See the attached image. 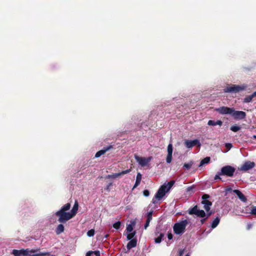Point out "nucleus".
<instances>
[{
    "label": "nucleus",
    "mask_w": 256,
    "mask_h": 256,
    "mask_svg": "<svg viewBox=\"0 0 256 256\" xmlns=\"http://www.w3.org/2000/svg\"><path fill=\"white\" fill-rule=\"evenodd\" d=\"M40 249L30 250V248L13 250L12 254L14 256H50V252H39Z\"/></svg>",
    "instance_id": "obj_1"
},
{
    "label": "nucleus",
    "mask_w": 256,
    "mask_h": 256,
    "mask_svg": "<svg viewBox=\"0 0 256 256\" xmlns=\"http://www.w3.org/2000/svg\"><path fill=\"white\" fill-rule=\"evenodd\" d=\"M174 183L175 180H172L168 183L165 182L164 184L161 186L156 194L154 198H152V203L156 204V200H160L169 191Z\"/></svg>",
    "instance_id": "obj_2"
},
{
    "label": "nucleus",
    "mask_w": 256,
    "mask_h": 256,
    "mask_svg": "<svg viewBox=\"0 0 256 256\" xmlns=\"http://www.w3.org/2000/svg\"><path fill=\"white\" fill-rule=\"evenodd\" d=\"M188 213L190 215L194 214L196 216L200 218H204L205 216H206V218H208L213 214V212L212 211L210 210L208 212H207V214H206L204 210L198 209V206L196 205L193 208H190L188 209Z\"/></svg>",
    "instance_id": "obj_3"
},
{
    "label": "nucleus",
    "mask_w": 256,
    "mask_h": 256,
    "mask_svg": "<svg viewBox=\"0 0 256 256\" xmlns=\"http://www.w3.org/2000/svg\"><path fill=\"white\" fill-rule=\"evenodd\" d=\"M247 88L246 84L242 86L236 84H230L224 89V92L230 93H237L245 90Z\"/></svg>",
    "instance_id": "obj_4"
},
{
    "label": "nucleus",
    "mask_w": 256,
    "mask_h": 256,
    "mask_svg": "<svg viewBox=\"0 0 256 256\" xmlns=\"http://www.w3.org/2000/svg\"><path fill=\"white\" fill-rule=\"evenodd\" d=\"M56 216L58 218V221L60 223H66L73 218L70 212L58 210L55 213Z\"/></svg>",
    "instance_id": "obj_5"
},
{
    "label": "nucleus",
    "mask_w": 256,
    "mask_h": 256,
    "mask_svg": "<svg viewBox=\"0 0 256 256\" xmlns=\"http://www.w3.org/2000/svg\"><path fill=\"white\" fill-rule=\"evenodd\" d=\"M236 168L231 166H226L222 168L220 174L232 177L234 176Z\"/></svg>",
    "instance_id": "obj_6"
},
{
    "label": "nucleus",
    "mask_w": 256,
    "mask_h": 256,
    "mask_svg": "<svg viewBox=\"0 0 256 256\" xmlns=\"http://www.w3.org/2000/svg\"><path fill=\"white\" fill-rule=\"evenodd\" d=\"M188 224V220H184L177 222V234L184 233Z\"/></svg>",
    "instance_id": "obj_7"
},
{
    "label": "nucleus",
    "mask_w": 256,
    "mask_h": 256,
    "mask_svg": "<svg viewBox=\"0 0 256 256\" xmlns=\"http://www.w3.org/2000/svg\"><path fill=\"white\" fill-rule=\"evenodd\" d=\"M215 110L218 112L220 114H231L232 113L234 112V108H228L227 106H220L218 108H216L215 109Z\"/></svg>",
    "instance_id": "obj_8"
},
{
    "label": "nucleus",
    "mask_w": 256,
    "mask_h": 256,
    "mask_svg": "<svg viewBox=\"0 0 256 256\" xmlns=\"http://www.w3.org/2000/svg\"><path fill=\"white\" fill-rule=\"evenodd\" d=\"M184 144L187 148H192L194 146H196L198 147H200L201 144L200 142L198 139H195L194 140H186L184 142Z\"/></svg>",
    "instance_id": "obj_9"
},
{
    "label": "nucleus",
    "mask_w": 256,
    "mask_h": 256,
    "mask_svg": "<svg viewBox=\"0 0 256 256\" xmlns=\"http://www.w3.org/2000/svg\"><path fill=\"white\" fill-rule=\"evenodd\" d=\"M255 165V163L253 162L246 161L241 166L240 170L242 171L246 172L254 168Z\"/></svg>",
    "instance_id": "obj_10"
},
{
    "label": "nucleus",
    "mask_w": 256,
    "mask_h": 256,
    "mask_svg": "<svg viewBox=\"0 0 256 256\" xmlns=\"http://www.w3.org/2000/svg\"><path fill=\"white\" fill-rule=\"evenodd\" d=\"M231 115L235 120H242L246 116V113L243 111L235 110L234 108V112Z\"/></svg>",
    "instance_id": "obj_11"
},
{
    "label": "nucleus",
    "mask_w": 256,
    "mask_h": 256,
    "mask_svg": "<svg viewBox=\"0 0 256 256\" xmlns=\"http://www.w3.org/2000/svg\"><path fill=\"white\" fill-rule=\"evenodd\" d=\"M131 171V169H128L125 170H123L118 173H114L112 174H108L106 176V178H116L118 176L124 175L129 173Z\"/></svg>",
    "instance_id": "obj_12"
},
{
    "label": "nucleus",
    "mask_w": 256,
    "mask_h": 256,
    "mask_svg": "<svg viewBox=\"0 0 256 256\" xmlns=\"http://www.w3.org/2000/svg\"><path fill=\"white\" fill-rule=\"evenodd\" d=\"M134 158L136 162L142 166H144L149 162V160L144 158L140 157L138 155H134Z\"/></svg>",
    "instance_id": "obj_13"
},
{
    "label": "nucleus",
    "mask_w": 256,
    "mask_h": 256,
    "mask_svg": "<svg viewBox=\"0 0 256 256\" xmlns=\"http://www.w3.org/2000/svg\"><path fill=\"white\" fill-rule=\"evenodd\" d=\"M233 192L236 194L238 198L243 202H246L248 201L246 197L238 190H234Z\"/></svg>",
    "instance_id": "obj_14"
},
{
    "label": "nucleus",
    "mask_w": 256,
    "mask_h": 256,
    "mask_svg": "<svg viewBox=\"0 0 256 256\" xmlns=\"http://www.w3.org/2000/svg\"><path fill=\"white\" fill-rule=\"evenodd\" d=\"M112 148V146H110L107 147H104L102 150H101L99 151H98L95 155L96 158H98L100 156H101L102 154H104L105 152H106L107 151L109 150L111 148Z\"/></svg>",
    "instance_id": "obj_15"
},
{
    "label": "nucleus",
    "mask_w": 256,
    "mask_h": 256,
    "mask_svg": "<svg viewBox=\"0 0 256 256\" xmlns=\"http://www.w3.org/2000/svg\"><path fill=\"white\" fill-rule=\"evenodd\" d=\"M201 203L204 204V208L206 212L210 211V206L212 205V202L210 200H202Z\"/></svg>",
    "instance_id": "obj_16"
},
{
    "label": "nucleus",
    "mask_w": 256,
    "mask_h": 256,
    "mask_svg": "<svg viewBox=\"0 0 256 256\" xmlns=\"http://www.w3.org/2000/svg\"><path fill=\"white\" fill-rule=\"evenodd\" d=\"M136 244H137V240L136 238L131 240L128 243L126 248L128 250H130L131 248L136 247Z\"/></svg>",
    "instance_id": "obj_17"
},
{
    "label": "nucleus",
    "mask_w": 256,
    "mask_h": 256,
    "mask_svg": "<svg viewBox=\"0 0 256 256\" xmlns=\"http://www.w3.org/2000/svg\"><path fill=\"white\" fill-rule=\"evenodd\" d=\"M78 204L77 201H76L74 202V204L70 212L71 214H72V216L74 217V216H76V214L77 213V212L78 210Z\"/></svg>",
    "instance_id": "obj_18"
},
{
    "label": "nucleus",
    "mask_w": 256,
    "mask_h": 256,
    "mask_svg": "<svg viewBox=\"0 0 256 256\" xmlns=\"http://www.w3.org/2000/svg\"><path fill=\"white\" fill-rule=\"evenodd\" d=\"M208 124L212 126H215L216 125L222 126V122L220 120H217L216 121L209 120L208 122Z\"/></svg>",
    "instance_id": "obj_19"
},
{
    "label": "nucleus",
    "mask_w": 256,
    "mask_h": 256,
    "mask_svg": "<svg viewBox=\"0 0 256 256\" xmlns=\"http://www.w3.org/2000/svg\"><path fill=\"white\" fill-rule=\"evenodd\" d=\"M62 224V223H60V224H59L56 228V233L57 234H60L64 232V228Z\"/></svg>",
    "instance_id": "obj_20"
},
{
    "label": "nucleus",
    "mask_w": 256,
    "mask_h": 256,
    "mask_svg": "<svg viewBox=\"0 0 256 256\" xmlns=\"http://www.w3.org/2000/svg\"><path fill=\"white\" fill-rule=\"evenodd\" d=\"M141 180H142V174L140 172H138L137 174L136 181V182L133 186L132 189L135 188L140 184Z\"/></svg>",
    "instance_id": "obj_21"
},
{
    "label": "nucleus",
    "mask_w": 256,
    "mask_h": 256,
    "mask_svg": "<svg viewBox=\"0 0 256 256\" xmlns=\"http://www.w3.org/2000/svg\"><path fill=\"white\" fill-rule=\"evenodd\" d=\"M220 222V218H219V216L216 217L214 220L212 221V223L211 228H216L218 226V224H219Z\"/></svg>",
    "instance_id": "obj_22"
},
{
    "label": "nucleus",
    "mask_w": 256,
    "mask_h": 256,
    "mask_svg": "<svg viewBox=\"0 0 256 256\" xmlns=\"http://www.w3.org/2000/svg\"><path fill=\"white\" fill-rule=\"evenodd\" d=\"M70 206L71 204L70 203H67L63 206L59 210L62 212H66L70 209Z\"/></svg>",
    "instance_id": "obj_23"
},
{
    "label": "nucleus",
    "mask_w": 256,
    "mask_h": 256,
    "mask_svg": "<svg viewBox=\"0 0 256 256\" xmlns=\"http://www.w3.org/2000/svg\"><path fill=\"white\" fill-rule=\"evenodd\" d=\"M210 157H208V156L206 157L205 158H203L200 161V164L199 166H200L204 164H207L210 162Z\"/></svg>",
    "instance_id": "obj_24"
},
{
    "label": "nucleus",
    "mask_w": 256,
    "mask_h": 256,
    "mask_svg": "<svg viewBox=\"0 0 256 256\" xmlns=\"http://www.w3.org/2000/svg\"><path fill=\"white\" fill-rule=\"evenodd\" d=\"M164 236V234L160 233V236L154 238V242L158 244L162 242V238Z\"/></svg>",
    "instance_id": "obj_25"
},
{
    "label": "nucleus",
    "mask_w": 256,
    "mask_h": 256,
    "mask_svg": "<svg viewBox=\"0 0 256 256\" xmlns=\"http://www.w3.org/2000/svg\"><path fill=\"white\" fill-rule=\"evenodd\" d=\"M253 97L252 95L248 96L244 99V102L248 103L250 102L252 100Z\"/></svg>",
    "instance_id": "obj_26"
},
{
    "label": "nucleus",
    "mask_w": 256,
    "mask_h": 256,
    "mask_svg": "<svg viewBox=\"0 0 256 256\" xmlns=\"http://www.w3.org/2000/svg\"><path fill=\"white\" fill-rule=\"evenodd\" d=\"M136 234V231H134L130 234H127V240H133V238L134 236Z\"/></svg>",
    "instance_id": "obj_27"
},
{
    "label": "nucleus",
    "mask_w": 256,
    "mask_h": 256,
    "mask_svg": "<svg viewBox=\"0 0 256 256\" xmlns=\"http://www.w3.org/2000/svg\"><path fill=\"white\" fill-rule=\"evenodd\" d=\"M194 164V162L192 161H190L188 163H185L184 164V168L186 170H189L190 168L192 166V165Z\"/></svg>",
    "instance_id": "obj_28"
},
{
    "label": "nucleus",
    "mask_w": 256,
    "mask_h": 256,
    "mask_svg": "<svg viewBox=\"0 0 256 256\" xmlns=\"http://www.w3.org/2000/svg\"><path fill=\"white\" fill-rule=\"evenodd\" d=\"M240 129V127L238 126H232L230 127V130L234 132H237Z\"/></svg>",
    "instance_id": "obj_29"
},
{
    "label": "nucleus",
    "mask_w": 256,
    "mask_h": 256,
    "mask_svg": "<svg viewBox=\"0 0 256 256\" xmlns=\"http://www.w3.org/2000/svg\"><path fill=\"white\" fill-rule=\"evenodd\" d=\"M121 226V222L120 221H118L113 224V227L116 230H118Z\"/></svg>",
    "instance_id": "obj_30"
},
{
    "label": "nucleus",
    "mask_w": 256,
    "mask_h": 256,
    "mask_svg": "<svg viewBox=\"0 0 256 256\" xmlns=\"http://www.w3.org/2000/svg\"><path fill=\"white\" fill-rule=\"evenodd\" d=\"M94 229H91L87 232V236L91 237L94 236Z\"/></svg>",
    "instance_id": "obj_31"
},
{
    "label": "nucleus",
    "mask_w": 256,
    "mask_h": 256,
    "mask_svg": "<svg viewBox=\"0 0 256 256\" xmlns=\"http://www.w3.org/2000/svg\"><path fill=\"white\" fill-rule=\"evenodd\" d=\"M168 154H172V144H170L168 145Z\"/></svg>",
    "instance_id": "obj_32"
},
{
    "label": "nucleus",
    "mask_w": 256,
    "mask_h": 256,
    "mask_svg": "<svg viewBox=\"0 0 256 256\" xmlns=\"http://www.w3.org/2000/svg\"><path fill=\"white\" fill-rule=\"evenodd\" d=\"M152 214H153V210H151L150 211L148 212V213L147 214V216H146L147 219L152 220Z\"/></svg>",
    "instance_id": "obj_33"
},
{
    "label": "nucleus",
    "mask_w": 256,
    "mask_h": 256,
    "mask_svg": "<svg viewBox=\"0 0 256 256\" xmlns=\"http://www.w3.org/2000/svg\"><path fill=\"white\" fill-rule=\"evenodd\" d=\"M250 214L252 215H256V206H252L251 207Z\"/></svg>",
    "instance_id": "obj_34"
},
{
    "label": "nucleus",
    "mask_w": 256,
    "mask_h": 256,
    "mask_svg": "<svg viewBox=\"0 0 256 256\" xmlns=\"http://www.w3.org/2000/svg\"><path fill=\"white\" fill-rule=\"evenodd\" d=\"M172 154H168L166 161L167 163H170L172 161Z\"/></svg>",
    "instance_id": "obj_35"
},
{
    "label": "nucleus",
    "mask_w": 256,
    "mask_h": 256,
    "mask_svg": "<svg viewBox=\"0 0 256 256\" xmlns=\"http://www.w3.org/2000/svg\"><path fill=\"white\" fill-rule=\"evenodd\" d=\"M126 230L128 232H132L133 230V226L130 224L127 226Z\"/></svg>",
    "instance_id": "obj_36"
},
{
    "label": "nucleus",
    "mask_w": 256,
    "mask_h": 256,
    "mask_svg": "<svg viewBox=\"0 0 256 256\" xmlns=\"http://www.w3.org/2000/svg\"><path fill=\"white\" fill-rule=\"evenodd\" d=\"M210 195L208 194H204L202 196V198L203 200H208V199L210 198Z\"/></svg>",
    "instance_id": "obj_37"
},
{
    "label": "nucleus",
    "mask_w": 256,
    "mask_h": 256,
    "mask_svg": "<svg viewBox=\"0 0 256 256\" xmlns=\"http://www.w3.org/2000/svg\"><path fill=\"white\" fill-rule=\"evenodd\" d=\"M150 221H151V220H148V219L146 218V223H145V224L144 225V228L145 230H146L147 228L149 226L150 222Z\"/></svg>",
    "instance_id": "obj_38"
},
{
    "label": "nucleus",
    "mask_w": 256,
    "mask_h": 256,
    "mask_svg": "<svg viewBox=\"0 0 256 256\" xmlns=\"http://www.w3.org/2000/svg\"><path fill=\"white\" fill-rule=\"evenodd\" d=\"M150 221H151V220H148V219L146 218V223H145V224L144 225V228L145 230H146L147 228L149 226L150 222Z\"/></svg>",
    "instance_id": "obj_39"
},
{
    "label": "nucleus",
    "mask_w": 256,
    "mask_h": 256,
    "mask_svg": "<svg viewBox=\"0 0 256 256\" xmlns=\"http://www.w3.org/2000/svg\"><path fill=\"white\" fill-rule=\"evenodd\" d=\"M150 221H151V220H148V219L146 218V223H145V224L144 225V228L145 230H146L147 228L149 226L150 222Z\"/></svg>",
    "instance_id": "obj_40"
},
{
    "label": "nucleus",
    "mask_w": 256,
    "mask_h": 256,
    "mask_svg": "<svg viewBox=\"0 0 256 256\" xmlns=\"http://www.w3.org/2000/svg\"><path fill=\"white\" fill-rule=\"evenodd\" d=\"M143 194L145 196H148L150 195V192L148 190H144L143 191Z\"/></svg>",
    "instance_id": "obj_41"
},
{
    "label": "nucleus",
    "mask_w": 256,
    "mask_h": 256,
    "mask_svg": "<svg viewBox=\"0 0 256 256\" xmlns=\"http://www.w3.org/2000/svg\"><path fill=\"white\" fill-rule=\"evenodd\" d=\"M222 174H220V172H218V174L215 176L214 178V179L215 180H221V178L220 177V176H221Z\"/></svg>",
    "instance_id": "obj_42"
},
{
    "label": "nucleus",
    "mask_w": 256,
    "mask_h": 256,
    "mask_svg": "<svg viewBox=\"0 0 256 256\" xmlns=\"http://www.w3.org/2000/svg\"><path fill=\"white\" fill-rule=\"evenodd\" d=\"M194 188V186H188L187 188H186V192H191Z\"/></svg>",
    "instance_id": "obj_43"
},
{
    "label": "nucleus",
    "mask_w": 256,
    "mask_h": 256,
    "mask_svg": "<svg viewBox=\"0 0 256 256\" xmlns=\"http://www.w3.org/2000/svg\"><path fill=\"white\" fill-rule=\"evenodd\" d=\"M232 146L230 143H226V147L228 150L232 148Z\"/></svg>",
    "instance_id": "obj_44"
},
{
    "label": "nucleus",
    "mask_w": 256,
    "mask_h": 256,
    "mask_svg": "<svg viewBox=\"0 0 256 256\" xmlns=\"http://www.w3.org/2000/svg\"><path fill=\"white\" fill-rule=\"evenodd\" d=\"M173 235L171 232H168V240H171L172 239Z\"/></svg>",
    "instance_id": "obj_45"
},
{
    "label": "nucleus",
    "mask_w": 256,
    "mask_h": 256,
    "mask_svg": "<svg viewBox=\"0 0 256 256\" xmlns=\"http://www.w3.org/2000/svg\"><path fill=\"white\" fill-rule=\"evenodd\" d=\"M94 254L96 256H100V252L98 250L92 251V254Z\"/></svg>",
    "instance_id": "obj_46"
},
{
    "label": "nucleus",
    "mask_w": 256,
    "mask_h": 256,
    "mask_svg": "<svg viewBox=\"0 0 256 256\" xmlns=\"http://www.w3.org/2000/svg\"><path fill=\"white\" fill-rule=\"evenodd\" d=\"M226 190L228 192H233V190H232V188L230 186H228L226 187Z\"/></svg>",
    "instance_id": "obj_47"
},
{
    "label": "nucleus",
    "mask_w": 256,
    "mask_h": 256,
    "mask_svg": "<svg viewBox=\"0 0 256 256\" xmlns=\"http://www.w3.org/2000/svg\"><path fill=\"white\" fill-rule=\"evenodd\" d=\"M206 219H207V218H203L201 219L200 221L201 224H204L205 222Z\"/></svg>",
    "instance_id": "obj_48"
},
{
    "label": "nucleus",
    "mask_w": 256,
    "mask_h": 256,
    "mask_svg": "<svg viewBox=\"0 0 256 256\" xmlns=\"http://www.w3.org/2000/svg\"><path fill=\"white\" fill-rule=\"evenodd\" d=\"M92 254V251L90 250L86 252V256H91V255Z\"/></svg>",
    "instance_id": "obj_49"
},
{
    "label": "nucleus",
    "mask_w": 256,
    "mask_h": 256,
    "mask_svg": "<svg viewBox=\"0 0 256 256\" xmlns=\"http://www.w3.org/2000/svg\"><path fill=\"white\" fill-rule=\"evenodd\" d=\"M252 227V224H248L247 226H246V229L248 230H250Z\"/></svg>",
    "instance_id": "obj_50"
},
{
    "label": "nucleus",
    "mask_w": 256,
    "mask_h": 256,
    "mask_svg": "<svg viewBox=\"0 0 256 256\" xmlns=\"http://www.w3.org/2000/svg\"><path fill=\"white\" fill-rule=\"evenodd\" d=\"M184 249H183V250H180V252H179V256H182L184 252Z\"/></svg>",
    "instance_id": "obj_51"
},
{
    "label": "nucleus",
    "mask_w": 256,
    "mask_h": 256,
    "mask_svg": "<svg viewBox=\"0 0 256 256\" xmlns=\"http://www.w3.org/2000/svg\"><path fill=\"white\" fill-rule=\"evenodd\" d=\"M176 223L174 224V226H173V230L175 234H176Z\"/></svg>",
    "instance_id": "obj_52"
},
{
    "label": "nucleus",
    "mask_w": 256,
    "mask_h": 256,
    "mask_svg": "<svg viewBox=\"0 0 256 256\" xmlns=\"http://www.w3.org/2000/svg\"><path fill=\"white\" fill-rule=\"evenodd\" d=\"M112 182H110L108 184L107 186H106V190H109V188L112 186Z\"/></svg>",
    "instance_id": "obj_53"
},
{
    "label": "nucleus",
    "mask_w": 256,
    "mask_h": 256,
    "mask_svg": "<svg viewBox=\"0 0 256 256\" xmlns=\"http://www.w3.org/2000/svg\"><path fill=\"white\" fill-rule=\"evenodd\" d=\"M252 95L253 98L256 97V91L254 92H253Z\"/></svg>",
    "instance_id": "obj_54"
},
{
    "label": "nucleus",
    "mask_w": 256,
    "mask_h": 256,
    "mask_svg": "<svg viewBox=\"0 0 256 256\" xmlns=\"http://www.w3.org/2000/svg\"><path fill=\"white\" fill-rule=\"evenodd\" d=\"M108 236H109V235H108V234H106V235L104 236V238H107Z\"/></svg>",
    "instance_id": "obj_55"
},
{
    "label": "nucleus",
    "mask_w": 256,
    "mask_h": 256,
    "mask_svg": "<svg viewBox=\"0 0 256 256\" xmlns=\"http://www.w3.org/2000/svg\"><path fill=\"white\" fill-rule=\"evenodd\" d=\"M253 138H254V139H256V135H254V136H253Z\"/></svg>",
    "instance_id": "obj_56"
},
{
    "label": "nucleus",
    "mask_w": 256,
    "mask_h": 256,
    "mask_svg": "<svg viewBox=\"0 0 256 256\" xmlns=\"http://www.w3.org/2000/svg\"><path fill=\"white\" fill-rule=\"evenodd\" d=\"M185 256H190V254L188 253Z\"/></svg>",
    "instance_id": "obj_57"
},
{
    "label": "nucleus",
    "mask_w": 256,
    "mask_h": 256,
    "mask_svg": "<svg viewBox=\"0 0 256 256\" xmlns=\"http://www.w3.org/2000/svg\"><path fill=\"white\" fill-rule=\"evenodd\" d=\"M185 256H190V254L188 253Z\"/></svg>",
    "instance_id": "obj_58"
},
{
    "label": "nucleus",
    "mask_w": 256,
    "mask_h": 256,
    "mask_svg": "<svg viewBox=\"0 0 256 256\" xmlns=\"http://www.w3.org/2000/svg\"><path fill=\"white\" fill-rule=\"evenodd\" d=\"M185 256H190V254L188 253Z\"/></svg>",
    "instance_id": "obj_59"
},
{
    "label": "nucleus",
    "mask_w": 256,
    "mask_h": 256,
    "mask_svg": "<svg viewBox=\"0 0 256 256\" xmlns=\"http://www.w3.org/2000/svg\"><path fill=\"white\" fill-rule=\"evenodd\" d=\"M170 244V242H168H168H167V244H168V245H169V244Z\"/></svg>",
    "instance_id": "obj_60"
}]
</instances>
